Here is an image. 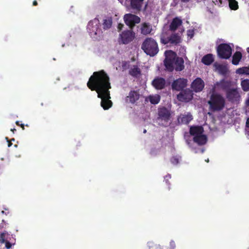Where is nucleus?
Returning <instances> with one entry per match:
<instances>
[{"label": "nucleus", "mask_w": 249, "mask_h": 249, "mask_svg": "<svg viewBox=\"0 0 249 249\" xmlns=\"http://www.w3.org/2000/svg\"><path fill=\"white\" fill-rule=\"evenodd\" d=\"M171 117V111L166 107H162L158 109L157 120L159 125L167 126Z\"/></svg>", "instance_id": "5"}, {"label": "nucleus", "mask_w": 249, "mask_h": 249, "mask_svg": "<svg viewBox=\"0 0 249 249\" xmlns=\"http://www.w3.org/2000/svg\"><path fill=\"white\" fill-rule=\"evenodd\" d=\"M141 48L150 56L156 55L159 51L157 42L152 37H147L143 42Z\"/></svg>", "instance_id": "3"}, {"label": "nucleus", "mask_w": 249, "mask_h": 249, "mask_svg": "<svg viewBox=\"0 0 249 249\" xmlns=\"http://www.w3.org/2000/svg\"><path fill=\"white\" fill-rule=\"evenodd\" d=\"M5 243V247L7 249H9L11 247L12 245L9 241H6Z\"/></svg>", "instance_id": "37"}, {"label": "nucleus", "mask_w": 249, "mask_h": 249, "mask_svg": "<svg viewBox=\"0 0 249 249\" xmlns=\"http://www.w3.org/2000/svg\"><path fill=\"white\" fill-rule=\"evenodd\" d=\"M148 98L150 102L152 104L156 105L160 102V97L159 95L156 94L155 95H150Z\"/></svg>", "instance_id": "28"}, {"label": "nucleus", "mask_w": 249, "mask_h": 249, "mask_svg": "<svg viewBox=\"0 0 249 249\" xmlns=\"http://www.w3.org/2000/svg\"><path fill=\"white\" fill-rule=\"evenodd\" d=\"M135 37V34L132 30H125L119 35V42L124 44H127L131 42Z\"/></svg>", "instance_id": "8"}, {"label": "nucleus", "mask_w": 249, "mask_h": 249, "mask_svg": "<svg viewBox=\"0 0 249 249\" xmlns=\"http://www.w3.org/2000/svg\"><path fill=\"white\" fill-rule=\"evenodd\" d=\"M248 106H249V97L246 102Z\"/></svg>", "instance_id": "45"}, {"label": "nucleus", "mask_w": 249, "mask_h": 249, "mask_svg": "<svg viewBox=\"0 0 249 249\" xmlns=\"http://www.w3.org/2000/svg\"><path fill=\"white\" fill-rule=\"evenodd\" d=\"M180 92L177 95V99L180 102H188L193 98V91L189 89H186L180 90Z\"/></svg>", "instance_id": "11"}, {"label": "nucleus", "mask_w": 249, "mask_h": 249, "mask_svg": "<svg viewBox=\"0 0 249 249\" xmlns=\"http://www.w3.org/2000/svg\"><path fill=\"white\" fill-rule=\"evenodd\" d=\"M246 127L247 128H249V118H248L247 120L246 123Z\"/></svg>", "instance_id": "42"}, {"label": "nucleus", "mask_w": 249, "mask_h": 249, "mask_svg": "<svg viewBox=\"0 0 249 249\" xmlns=\"http://www.w3.org/2000/svg\"><path fill=\"white\" fill-rule=\"evenodd\" d=\"M125 23L132 29L136 24L139 23L141 18L137 15L132 14H126L124 17Z\"/></svg>", "instance_id": "9"}, {"label": "nucleus", "mask_w": 249, "mask_h": 249, "mask_svg": "<svg viewBox=\"0 0 249 249\" xmlns=\"http://www.w3.org/2000/svg\"><path fill=\"white\" fill-rule=\"evenodd\" d=\"M247 51L249 53V47L247 48Z\"/></svg>", "instance_id": "47"}, {"label": "nucleus", "mask_w": 249, "mask_h": 249, "mask_svg": "<svg viewBox=\"0 0 249 249\" xmlns=\"http://www.w3.org/2000/svg\"><path fill=\"white\" fill-rule=\"evenodd\" d=\"M193 119L192 114L188 112L187 114H181L178 116V120L179 124H187Z\"/></svg>", "instance_id": "16"}, {"label": "nucleus", "mask_w": 249, "mask_h": 249, "mask_svg": "<svg viewBox=\"0 0 249 249\" xmlns=\"http://www.w3.org/2000/svg\"><path fill=\"white\" fill-rule=\"evenodd\" d=\"M170 244H171V245H173V244L175 245V243H174V241H171V242H170Z\"/></svg>", "instance_id": "46"}, {"label": "nucleus", "mask_w": 249, "mask_h": 249, "mask_svg": "<svg viewBox=\"0 0 249 249\" xmlns=\"http://www.w3.org/2000/svg\"><path fill=\"white\" fill-rule=\"evenodd\" d=\"M112 24V20L111 18L105 19L103 23V27L104 30H107L111 28Z\"/></svg>", "instance_id": "27"}, {"label": "nucleus", "mask_w": 249, "mask_h": 249, "mask_svg": "<svg viewBox=\"0 0 249 249\" xmlns=\"http://www.w3.org/2000/svg\"><path fill=\"white\" fill-rule=\"evenodd\" d=\"M236 73L239 74L249 75V66L243 67L237 69L236 71Z\"/></svg>", "instance_id": "29"}, {"label": "nucleus", "mask_w": 249, "mask_h": 249, "mask_svg": "<svg viewBox=\"0 0 249 249\" xmlns=\"http://www.w3.org/2000/svg\"><path fill=\"white\" fill-rule=\"evenodd\" d=\"M146 7H147V4L145 5L144 9H146Z\"/></svg>", "instance_id": "50"}, {"label": "nucleus", "mask_w": 249, "mask_h": 249, "mask_svg": "<svg viewBox=\"0 0 249 249\" xmlns=\"http://www.w3.org/2000/svg\"><path fill=\"white\" fill-rule=\"evenodd\" d=\"M184 61L182 57L177 56V54L170 51L169 55L166 56L164 61L166 69L172 72L174 70L177 71H182L184 69Z\"/></svg>", "instance_id": "2"}, {"label": "nucleus", "mask_w": 249, "mask_h": 249, "mask_svg": "<svg viewBox=\"0 0 249 249\" xmlns=\"http://www.w3.org/2000/svg\"><path fill=\"white\" fill-rule=\"evenodd\" d=\"M241 85L244 91H249V79H246L242 80L241 82Z\"/></svg>", "instance_id": "31"}, {"label": "nucleus", "mask_w": 249, "mask_h": 249, "mask_svg": "<svg viewBox=\"0 0 249 249\" xmlns=\"http://www.w3.org/2000/svg\"><path fill=\"white\" fill-rule=\"evenodd\" d=\"M160 42L161 43H162L163 44H167L168 43H170L169 37H161Z\"/></svg>", "instance_id": "35"}, {"label": "nucleus", "mask_w": 249, "mask_h": 249, "mask_svg": "<svg viewBox=\"0 0 249 249\" xmlns=\"http://www.w3.org/2000/svg\"><path fill=\"white\" fill-rule=\"evenodd\" d=\"M146 130L145 129H144V130H143V133H146Z\"/></svg>", "instance_id": "49"}, {"label": "nucleus", "mask_w": 249, "mask_h": 249, "mask_svg": "<svg viewBox=\"0 0 249 249\" xmlns=\"http://www.w3.org/2000/svg\"><path fill=\"white\" fill-rule=\"evenodd\" d=\"M41 106H43V103H42L41 104Z\"/></svg>", "instance_id": "52"}, {"label": "nucleus", "mask_w": 249, "mask_h": 249, "mask_svg": "<svg viewBox=\"0 0 249 249\" xmlns=\"http://www.w3.org/2000/svg\"><path fill=\"white\" fill-rule=\"evenodd\" d=\"M170 161L172 164L176 165L178 163L179 159L177 156H174L171 159Z\"/></svg>", "instance_id": "34"}, {"label": "nucleus", "mask_w": 249, "mask_h": 249, "mask_svg": "<svg viewBox=\"0 0 249 249\" xmlns=\"http://www.w3.org/2000/svg\"><path fill=\"white\" fill-rule=\"evenodd\" d=\"M217 86H219L222 90L225 91L226 92L227 90L231 89V82L229 80H225L222 79L219 82L217 83Z\"/></svg>", "instance_id": "19"}, {"label": "nucleus", "mask_w": 249, "mask_h": 249, "mask_svg": "<svg viewBox=\"0 0 249 249\" xmlns=\"http://www.w3.org/2000/svg\"><path fill=\"white\" fill-rule=\"evenodd\" d=\"M187 79L183 78H179L174 80L171 85L173 90L180 91L183 89L187 85Z\"/></svg>", "instance_id": "13"}, {"label": "nucleus", "mask_w": 249, "mask_h": 249, "mask_svg": "<svg viewBox=\"0 0 249 249\" xmlns=\"http://www.w3.org/2000/svg\"><path fill=\"white\" fill-rule=\"evenodd\" d=\"M216 51L218 56L221 59H228L232 54V48L227 43L220 44L217 47Z\"/></svg>", "instance_id": "6"}, {"label": "nucleus", "mask_w": 249, "mask_h": 249, "mask_svg": "<svg viewBox=\"0 0 249 249\" xmlns=\"http://www.w3.org/2000/svg\"><path fill=\"white\" fill-rule=\"evenodd\" d=\"M129 99V102L132 103H135L140 98V94L138 92L135 90H131L129 92V95L127 96Z\"/></svg>", "instance_id": "22"}, {"label": "nucleus", "mask_w": 249, "mask_h": 249, "mask_svg": "<svg viewBox=\"0 0 249 249\" xmlns=\"http://www.w3.org/2000/svg\"><path fill=\"white\" fill-rule=\"evenodd\" d=\"M129 74L133 77L138 78L141 74V69L137 65H134L129 70Z\"/></svg>", "instance_id": "23"}, {"label": "nucleus", "mask_w": 249, "mask_h": 249, "mask_svg": "<svg viewBox=\"0 0 249 249\" xmlns=\"http://www.w3.org/2000/svg\"><path fill=\"white\" fill-rule=\"evenodd\" d=\"M217 69L219 73L223 75H226L228 71V69L226 65H219L217 67Z\"/></svg>", "instance_id": "30"}, {"label": "nucleus", "mask_w": 249, "mask_h": 249, "mask_svg": "<svg viewBox=\"0 0 249 249\" xmlns=\"http://www.w3.org/2000/svg\"><path fill=\"white\" fill-rule=\"evenodd\" d=\"M148 245L150 249H161L160 246L154 245L152 242H148Z\"/></svg>", "instance_id": "33"}, {"label": "nucleus", "mask_w": 249, "mask_h": 249, "mask_svg": "<svg viewBox=\"0 0 249 249\" xmlns=\"http://www.w3.org/2000/svg\"><path fill=\"white\" fill-rule=\"evenodd\" d=\"M213 54L209 53L205 55L201 59V62L206 65H210L214 61Z\"/></svg>", "instance_id": "25"}, {"label": "nucleus", "mask_w": 249, "mask_h": 249, "mask_svg": "<svg viewBox=\"0 0 249 249\" xmlns=\"http://www.w3.org/2000/svg\"><path fill=\"white\" fill-rule=\"evenodd\" d=\"M229 7L233 10H236L238 9V2L235 0H229Z\"/></svg>", "instance_id": "32"}, {"label": "nucleus", "mask_w": 249, "mask_h": 249, "mask_svg": "<svg viewBox=\"0 0 249 249\" xmlns=\"http://www.w3.org/2000/svg\"><path fill=\"white\" fill-rule=\"evenodd\" d=\"M152 85L156 89L161 90L165 87L166 81L162 77H157L152 81Z\"/></svg>", "instance_id": "15"}, {"label": "nucleus", "mask_w": 249, "mask_h": 249, "mask_svg": "<svg viewBox=\"0 0 249 249\" xmlns=\"http://www.w3.org/2000/svg\"><path fill=\"white\" fill-rule=\"evenodd\" d=\"M5 240L4 238V235L3 234H1L0 236V242H1L2 243H4L5 242Z\"/></svg>", "instance_id": "40"}, {"label": "nucleus", "mask_w": 249, "mask_h": 249, "mask_svg": "<svg viewBox=\"0 0 249 249\" xmlns=\"http://www.w3.org/2000/svg\"><path fill=\"white\" fill-rule=\"evenodd\" d=\"M37 4H38V3H37V2L36 0H34V1H33V5L34 6H36V5H37Z\"/></svg>", "instance_id": "43"}, {"label": "nucleus", "mask_w": 249, "mask_h": 249, "mask_svg": "<svg viewBox=\"0 0 249 249\" xmlns=\"http://www.w3.org/2000/svg\"><path fill=\"white\" fill-rule=\"evenodd\" d=\"M152 30V27L150 23L143 22L141 24V33L143 35L150 34Z\"/></svg>", "instance_id": "18"}, {"label": "nucleus", "mask_w": 249, "mask_h": 249, "mask_svg": "<svg viewBox=\"0 0 249 249\" xmlns=\"http://www.w3.org/2000/svg\"><path fill=\"white\" fill-rule=\"evenodd\" d=\"M208 104L212 111H220L224 108L226 101L225 98L221 95L213 93L211 96Z\"/></svg>", "instance_id": "4"}, {"label": "nucleus", "mask_w": 249, "mask_h": 249, "mask_svg": "<svg viewBox=\"0 0 249 249\" xmlns=\"http://www.w3.org/2000/svg\"><path fill=\"white\" fill-rule=\"evenodd\" d=\"M129 66V62H124L122 64V67L124 70H126Z\"/></svg>", "instance_id": "36"}, {"label": "nucleus", "mask_w": 249, "mask_h": 249, "mask_svg": "<svg viewBox=\"0 0 249 249\" xmlns=\"http://www.w3.org/2000/svg\"><path fill=\"white\" fill-rule=\"evenodd\" d=\"M168 37L170 44L177 45L181 42V38L178 34H172Z\"/></svg>", "instance_id": "24"}, {"label": "nucleus", "mask_w": 249, "mask_h": 249, "mask_svg": "<svg viewBox=\"0 0 249 249\" xmlns=\"http://www.w3.org/2000/svg\"><path fill=\"white\" fill-rule=\"evenodd\" d=\"M26 126H29V125L28 124H26Z\"/></svg>", "instance_id": "53"}, {"label": "nucleus", "mask_w": 249, "mask_h": 249, "mask_svg": "<svg viewBox=\"0 0 249 249\" xmlns=\"http://www.w3.org/2000/svg\"><path fill=\"white\" fill-rule=\"evenodd\" d=\"M209 159H207V160H206V162H209Z\"/></svg>", "instance_id": "51"}, {"label": "nucleus", "mask_w": 249, "mask_h": 249, "mask_svg": "<svg viewBox=\"0 0 249 249\" xmlns=\"http://www.w3.org/2000/svg\"><path fill=\"white\" fill-rule=\"evenodd\" d=\"M144 1V0H126V2L129 4V8L136 14L142 10Z\"/></svg>", "instance_id": "12"}, {"label": "nucleus", "mask_w": 249, "mask_h": 249, "mask_svg": "<svg viewBox=\"0 0 249 249\" xmlns=\"http://www.w3.org/2000/svg\"><path fill=\"white\" fill-rule=\"evenodd\" d=\"M87 86L91 90L97 92L98 97L102 99L101 106L105 110L112 106V103L109 100V89L111 88L109 77L104 70L94 72L89 78Z\"/></svg>", "instance_id": "1"}, {"label": "nucleus", "mask_w": 249, "mask_h": 249, "mask_svg": "<svg viewBox=\"0 0 249 249\" xmlns=\"http://www.w3.org/2000/svg\"><path fill=\"white\" fill-rule=\"evenodd\" d=\"M189 132L190 135L194 137L196 136H199L203 134L204 132V129L202 126H191L190 127Z\"/></svg>", "instance_id": "17"}, {"label": "nucleus", "mask_w": 249, "mask_h": 249, "mask_svg": "<svg viewBox=\"0 0 249 249\" xmlns=\"http://www.w3.org/2000/svg\"><path fill=\"white\" fill-rule=\"evenodd\" d=\"M182 23V20L178 18H173L169 26L170 30L172 31H176Z\"/></svg>", "instance_id": "20"}, {"label": "nucleus", "mask_w": 249, "mask_h": 249, "mask_svg": "<svg viewBox=\"0 0 249 249\" xmlns=\"http://www.w3.org/2000/svg\"><path fill=\"white\" fill-rule=\"evenodd\" d=\"M124 27V24L122 23H119L117 26V29L118 30V31H120L123 29V28Z\"/></svg>", "instance_id": "39"}, {"label": "nucleus", "mask_w": 249, "mask_h": 249, "mask_svg": "<svg viewBox=\"0 0 249 249\" xmlns=\"http://www.w3.org/2000/svg\"><path fill=\"white\" fill-rule=\"evenodd\" d=\"M226 97L232 103H238L241 99V95L237 88H231L226 92Z\"/></svg>", "instance_id": "7"}, {"label": "nucleus", "mask_w": 249, "mask_h": 249, "mask_svg": "<svg viewBox=\"0 0 249 249\" xmlns=\"http://www.w3.org/2000/svg\"><path fill=\"white\" fill-rule=\"evenodd\" d=\"M16 124L17 125H18V126H20L22 130H24V124H20V122L19 121H17L16 122Z\"/></svg>", "instance_id": "38"}, {"label": "nucleus", "mask_w": 249, "mask_h": 249, "mask_svg": "<svg viewBox=\"0 0 249 249\" xmlns=\"http://www.w3.org/2000/svg\"><path fill=\"white\" fill-rule=\"evenodd\" d=\"M242 57V53L239 51H236L232 55V64L234 65H237L241 60Z\"/></svg>", "instance_id": "26"}, {"label": "nucleus", "mask_w": 249, "mask_h": 249, "mask_svg": "<svg viewBox=\"0 0 249 249\" xmlns=\"http://www.w3.org/2000/svg\"><path fill=\"white\" fill-rule=\"evenodd\" d=\"M11 131L14 133V132L16 131V129L15 128H12L11 129Z\"/></svg>", "instance_id": "44"}, {"label": "nucleus", "mask_w": 249, "mask_h": 249, "mask_svg": "<svg viewBox=\"0 0 249 249\" xmlns=\"http://www.w3.org/2000/svg\"><path fill=\"white\" fill-rule=\"evenodd\" d=\"M204 86L203 80L201 78L197 77L192 82L191 88L195 92H199L203 89Z\"/></svg>", "instance_id": "14"}, {"label": "nucleus", "mask_w": 249, "mask_h": 249, "mask_svg": "<svg viewBox=\"0 0 249 249\" xmlns=\"http://www.w3.org/2000/svg\"><path fill=\"white\" fill-rule=\"evenodd\" d=\"M6 139L7 140V142H8V147L11 146L12 145V143L11 141H9L8 139V138H6Z\"/></svg>", "instance_id": "41"}, {"label": "nucleus", "mask_w": 249, "mask_h": 249, "mask_svg": "<svg viewBox=\"0 0 249 249\" xmlns=\"http://www.w3.org/2000/svg\"><path fill=\"white\" fill-rule=\"evenodd\" d=\"M193 141L199 145H202L207 142V138L206 135L202 134L199 136L194 137L193 138Z\"/></svg>", "instance_id": "21"}, {"label": "nucleus", "mask_w": 249, "mask_h": 249, "mask_svg": "<svg viewBox=\"0 0 249 249\" xmlns=\"http://www.w3.org/2000/svg\"><path fill=\"white\" fill-rule=\"evenodd\" d=\"M99 25V20L96 18L88 23L87 29L91 35H97L98 34H100L101 32Z\"/></svg>", "instance_id": "10"}, {"label": "nucleus", "mask_w": 249, "mask_h": 249, "mask_svg": "<svg viewBox=\"0 0 249 249\" xmlns=\"http://www.w3.org/2000/svg\"><path fill=\"white\" fill-rule=\"evenodd\" d=\"M11 142L12 141H15V139L14 138H12L11 140Z\"/></svg>", "instance_id": "48"}]
</instances>
